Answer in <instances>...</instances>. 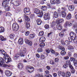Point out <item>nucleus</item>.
Masks as SVG:
<instances>
[{"label": "nucleus", "instance_id": "f257e3e1", "mask_svg": "<svg viewBox=\"0 0 77 77\" xmlns=\"http://www.w3.org/2000/svg\"><path fill=\"white\" fill-rule=\"evenodd\" d=\"M0 52L5 57L4 58V59L7 63L10 62L11 61V58H8L9 57V55L6 54V53L3 50H0Z\"/></svg>", "mask_w": 77, "mask_h": 77}, {"label": "nucleus", "instance_id": "f03ea898", "mask_svg": "<svg viewBox=\"0 0 77 77\" xmlns=\"http://www.w3.org/2000/svg\"><path fill=\"white\" fill-rule=\"evenodd\" d=\"M34 12L37 14L38 17H42L43 16V12L42 11H41L37 8H35L34 11Z\"/></svg>", "mask_w": 77, "mask_h": 77}, {"label": "nucleus", "instance_id": "7ed1b4c3", "mask_svg": "<svg viewBox=\"0 0 77 77\" xmlns=\"http://www.w3.org/2000/svg\"><path fill=\"white\" fill-rule=\"evenodd\" d=\"M0 66L2 67H10V66H8L7 64L4 63V60L1 57H0Z\"/></svg>", "mask_w": 77, "mask_h": 77}, {"label": "nucleus", "instance_id": "20e7f679", "mask_svg": "<svg viewBox=\"0 0 77 77\" xmlns=\"http://www.w3.org/2000/svg\"><path fill=\"white\" fill-rule=\"evenodd\" d=\"M19 28H20V27L17 23H14L13 24L12 29L13 30L17 32L19 30Z\"/></svg>", "mask_w": 77, "mask_h": 77}, {"label": "nucleus", "instance_id": "39448f33", "mask_svg": "<svg viewBox=\"0 0 77 77\" xmlns=\"http://www.w3.org/2000/svg\"><path fill=\"white\" fill-rule=\"evenodd\" d=\"M18 1H16L15 2V0H11V2L12 3H14V4L15 6H18L19 5H21V2H20V0H18Z\"/></svg>", "mask_w": 77, "mask_h": 77}, {"label": "nucleus", "instance_id": "423d86ee", "mask_svg": "<svg viewBox=\"0 0 77 77\" xmlns=\"http://www.w3.org/2000/svg\"><path fill=\"white\" fill-rule=\"evenodd\" d=\"M5 74L7 77H10L12 75V72L9 70H7L5 72Z\"/></svg>", "mask_w": 77, "mask_h": 77}, {"label": "nucleus", "instance_id": "0eeeda50", "mask_svg": "<svg viewBox=\"0 0 77 77\" xmlns=\"http://www.w3.org/2000/svg\"><path fill=\"white\" fill-rule=\"evenodd\" d=\"M24 12L25 14H27V15L30 14V9L28 8H26L24 9Z\"/></svg>", "mask_w": 77, "mask_h": 77}, {"label": "nucleus", "instance_id": "6e6552de", "mask_svg": "<svg viewBox=\"0 0 77 77\" xmlns=\"http://www.w3.org/2000/svg\"><path fill=\"white\" fill-rule=\"evenodd\" d=\"M60 50H61L62 51H61L60 54L61 55H65L66 54V52L65 51V49L63 47H61L60 48Z\"/></svg>", "mask_w": 77, "mask_h": 77}, {"label": "nucleus", "instance_id": "1a4fd4ad", "mask_svg": "<svg viewBox=\"0 0 77 77\" xmlns=\"http://www.w3.org/2000/svg\"><path fill=\"white\" fill-rule=\"evenodd\" d=\"M50 16L48 13H45L44 15V19L45 20H50Z\"/></svg>", "mask_w": 77, "mask_h": 77}, {"label": "nucleus", "instance_id": "9d476101", "mask_svg": "<svg viewBox=\"0 0 77 77\" xmlns=\"http://www.w3.org/2000/svg\"><path fill=\"white\" fill-rule=\"evenodd\" d=\"M23 65L22 63H19L17 65V67L18 69H21L23 68Z\"/></svg>", "mask_w": 77, "mask_h": 77}, {"label": "nucleus", "instance_id": "9b49d317", "mask_svg": "<svg viewBox=\"0 0 77 77\" xmlns=\"http://www.w3.org/2000/svg\"><path fill=\"white\" fill-rule=\"evenodd\" d=\"M25 42L26 44H27L29 45L30 46H32V42H31V41L27 39H25Z\"/></svg>", "mask_w": 77, "mask_h": 77}, {"label": "nucleus", "instance_id": "f8f14e48", "mask_svg": "<svg viewBox=\"0 0 77 77\" xmlns=\"http://www.w3.org/2000/svg\"><path fill=\"white\" fill-rule=\"evenodd\" d=\"M69 35L70 37L75 38L76 37V34L73 32H71L69 34Z\"/></svg>", "mask_w": 77, "mask_h": 77}, {"label": "nucleus", "instance_id": "ddd939ff", "mask_svg": "<svg viewBox=\"0 0 77 77\" xmlns=\"http://www.w3.org/2000/svg\"><path fill=\"white\" fill-rule=\"evenodd\" d=\"M34 70H35L34 67L32 66H31L29 67V70H28L27 71H28V72L31 73L33 72Z\"/></svg>", "mask_w": 77, "mask_h": 77}, {"label": "nucleus", "instance_id": "4468645a", "mask_svg": "<svg viewBox=\"0 0 77 77\" xmlns=\"http://www.w3.org/2000/svg\"><path fill=\"white\" fill-rule=\"evenodd\" d=\"M8 4V2L5 0L3 1L2 3V6L3 7H5V8L6 6Z\"/></svg>", "mask_w": 77, "mask_h": 77}, {"label": "nucleus", "instance_id": "2eb2a0df", "mask_svg": "<svg viewBox=\"0 0 77 77\" xmlns=\"http://www.w3.org/2000/svg\"><path fill=\"white\" fill-rule=\"evenodd\" d=\"M63 19H57V23L58 24H60V23H62V22H63Z\"/></svg>", "mask_w": 77, "mask_h": 77}, {"label": "nucleus", "instance_id": "dca6fc26", "mask_svg": "<svg viewBox=\"0 0 77 77\" xmlns=\"http://www.w3.org/2000/svg\"><path fill=\"white\" fill-rule=\"evenodd\" d=\"M23 39L22 38H20L18 40V42L19 44L20 45H22L23 44Z\"/></svg>", "mask_w": 77, "mask_h": 77}, {"label": "nucleus", "instance_id": "f3484780", "mask_svg": "<svg viewBox=\"0 0 77 77\" xmlns=\"http://www.w3.org/2000/svg\"><path fill=\"white\" fill-rule=\"evenodd\" d=\"M68 9L70 11H73L74 9V6L70 5L68 8Z\"/></svg>", "mask_w": 77, "mask_h": 77}, {"label": "nucleus", "instance_id": "a211bd4d", "mask_svg": "<svg viewBox=\"0 0 77 77\" xmlns=\"http://www.w3.org/2000/svg\"><path fill=\"white\" fill-rule=\"evenodd\" d=\"M36 22L38 25H41L42 23V20L40 19H38L36 20Z\"/></svg>", "mask_w": 77, "mask_h": 77}, {"label": "nucleus", "instance_id": "6ab92c4d", "mask_svg": "<svg viewBox=\"0 0 77 77\" xmlns=\"http://www.w3.org/2000/svg\"><path fill=\"white\" fill-rule=\"evenodd\" d=\"M35 37V34H30L29 38V39H33Z\"/></svg>", "mask_w": 77, "mask_h": 77}, {"label": "nucleus", "instance_id": "aec40b11", "mask_svg": "<svg viewBox=\"0 0 77 77\" xmlns=\"http://www.w3.org/2000/svg\"><path fill=\"white\" fill-rule=\"evenodd\" d=\"M39 41L40 42H45V38L44 37H42L41 38L39 39Z\"/></svg>", "mask_w": 77, "mask_h": 77}, {"label": "nucleus", "instance_id": "412c9836", "mask_svg": "<svg viewBox=\"0 0 77 77\" xmlns=\"http://www.w3.org/2000/svg\"><path fill=\"white\" fill-rule=\"evenodd\" d=\"M53 15L54 17L55 18H57L59 17V13L56 11L54 12Z\"/></svg>", "mask_w": 77, "mask_h": 77}, {"label": "nucleus", "instance_id": "4be33fe9", "mask_svg": "<svg viewBox=\"0 0 77 77\" xmlns=\"http://www.w3.org/2000/svg\"><path fill=\"white\" fill-rule=\"evenodd\" d=\"M61 16L63 18H65V17H66V13L65 12H64L63 11H62V13H61Z\"/></svg>", "mask_w": 77, "mask_h": 77}, {"label": "nucleus", "instance_id": "5701e85b", "mask_svg": "<svg viewBox=\"0 0 77 77\" xmlns=\"http://www.w3.org/2000/svg\"><path fill=\"white\" fill-rule=\"evenodd\" d=\"M47 6H42L41 8V9L42 10V11H47Z\"/></svg>", "mask_w": 77, "mask_h": 77}, {"label": "nucleus", "instance_id": "b1692460", "mask_svg": "<svg viewBox=\"0 0 77 77\" xmlns=\"http://www.w3.org/2000/svg\"><path fill=\"white\" fill-rule=\"evenodd\" d=\"M71 18V14L70 13H69L66 17V19L68 20H70Z\"/></svg>", "mask_w": 77, "mask_h": 77}, {"label": "nucleus", "instance_id": "393cba45", "mask_svg": "<svg viewBox=\"0 0 77 77\" xmlns=\"http://www.w3.org/2000/svg\"><path fill=\"white\" fill-rule=\"evenodd\" d=\"M57 27L58 30H62V26L58 24L57 26Z\"/></svg>", "mask_w": 77, "mask_h": 77}, {"label": "nucleus", "instance_id": "a878e982", "mask_svg": "<svg viewBox=\"0 0 77 77\" xmlns=\"http://www.w3.org/2000/svg\"><path fill=\"white\" fill-rule=\"evenodd\" d=\"M5 32V28L3 27H0V33L4 32Z\"/></svg>", "mask_w": 77, "mask_h": 77}, {"label": "nucleus", "instance_id": "bb28decb", "mask_svg": "<svg viewBox=\"0 0 77 77\" xmlns=\"http://www.w3.org/2000/svg\"><path fill=\"white\" fill-rule=\"evenodd\" d=\"M5 9H6L7 11H10V9H11V7L7 5L5 7Z\"/></svg>", "mask_w": 77, "mask_h": 77}, {"label": "nucleus", "instance_id": "cd10ccee", "mask_svg": "<svg viewBox=\"0 0 77 77\" xmlns=\"http://www.w3.org/2000/svg\"><path fill=\"white\" fill-rule=\"evenodd\" d=\"M0 40L2 41H6V38H4V37L2 35L0 36Z\"/></svg>", "mask_w": 77, "mask_h": 77}, {"label": "nucleus", "instance_id": "c85d7f7f", "mask_svg": "<svg viewBox=\"0 0 77 77\" xmlns=\"http://www.w3.org/2000/svg\"><path fill=\"white\" fill-rule=\"evenodd\" d=\"M66 77H69L71 76V73L67 72L66 73Z\"/></svg>", "mask_w": 77, "mask_h": 77}, {"label": "nucleus", "instance_id": "c756f323", "mask_svg": "<svg viewBox=\"0 0 77 77\" xmlns=\"http://www.w3.org/2000/svg\"><path fill=\"white\" fill-rule=\"evenodd\" d=\"M59 36L60 37H63L64 36V32H60L59 34Z\"/></svg>", "mask_w": 77, "mask_h": 77}, {"label": "nucleus", "instance_id": "7c9ffc66", "mask_svg": "<svg viewBox=\"0 0 77 77\" xmlns=\"http://www.w3.org/2000/svg\"><path fill=\"white\" fill-rule=\"evenodd\" d=\"M68 38L69 41V42H72V41H74V38H73V37H69Z\"/></svg>", "mask_w": 77, "mask_h": 77}, {"label": "nucleus", "instance_id": "2f4dec72", "mask_svg": "<svg viewBox=\"0 0 77 77\" xmlns=\"http://www.w3.org/2000/svg\"><path fill=\"white\" fill-rule=\"evenodd\" d=\"M14 37H15V34H11L10 35V38L11 39H14Z\"/></svg>", "mask_w": 77, "mask_h": 77}, {"label": "nucleus", "instance_id": "473e14b6", "mask_svg": "<svg viewBox=\"0 0 77 77\" xmlns=\"http://www.w3.org/2000/svg\"><path fill=\"white\" fill-rule=\"evenodd\" d=\"M64 44L66 45H69V42L68 40H66Z\"/></svg>", "mask_w": 77, "mask_h": 77}, {"label": "nucleus", "instance_id": "72a5a7b5", "mask_svg": "<svg viewBox=\"0 0 77 77\" xmlns=\"http://www.w3.org/2000/svg\"><path fill=\"white\" fill-rule=\"evenodd\" d=\"M66 65H67L68 66L69 65L71 64V62H70V60H67L66 62Z\"/></svg>", "mask_w": 77, "mask_h": 77}, {"label": "nucleus", "instance_id": "f704fd0d", "mask_svg": "<svg viewBox=\"0 0 77 77\" xmlns=\"http://www.w3.org/2000/svg\"><path fill=\"white\" fill-rule=\"evenodd\" d=\"M39 36H43L44 35V32L42 31L40 32L38 34Z\"/></svg>", "mask_w": 77, "mask_h": 77}, {"label": "nucleus", "instance_id": "c9c22d12", "mask_svg": "<svg viewBox=\"0 0 77 77\" xmlns=\"http://www.w3.org/2000/svg\"><path fill=\"white\" fill-rule=\"evenodd\" d=\"M50 2L52 5H54L56 3V1L55 0H51Z\"/></svg>", "mask_w": 77, "mask_h": 77}, {"label": "nucleus", "instance_id": "e433bc0d", "mask_svg": "<svg viewBox=\"0 0 77 77\" xmlns=\"http://www.w3.org/2000/svg\"><path fill=\"white\" fill-rule=\"evenodd\" d=\"M77 60L75 59L73 57H71L70 58V60L71 62H73V63H74V61H76Z\"/></svg>", "mask_w": 77, "mask_h": 77}, {"label": "nucleus", "instance_id": "4c0bfd02", "mask_svg": "<svg viewBox=\"0 0 77 77\" xmlns=\"http://www.w3.org/2000/svg\"><path fill=\"white\" fill-rule=\"evenodd\" d=\"M73 42H75V44H77V37H75L73 39Z\"/></svg>", "mask_w": 77, "mask_h": 77}, {"label": "nucleus", "instance_id": "58836bf2", "mask_svg": "<svg viewBox=\"0 0 77 77\" xmlns=\"http://www.w3.org/2000/svg\"><path fill=\"white\" fill-rule=\"evenodd\" d=\"M44 27L45 29H49V25L46 24L44 26Z\"/></svg>", "mask_w": 77, "mask_h": 77}, {"label": "nucleus", "instance_id": "ea45409f", "mask_svg": "<svg viewBox=\"0 0 77 77\" xmlns=\"http://www.w3.org/2000/svg\"><path fill=\"white\" fill-rule=\"evenodd\" d=\"M30 24L29 23H27V22L26 23V27L27 29H28V28H29L30 27Z\"/></svg>", "mask_w": 77, "mask_h": 77}, {"label": "nucleus", "instance_id": "a19ab883", "mask_svg": "<svg viewBox=\"0 0 77 77\" xmlns=\"http://www.w3.org/2000/svg\"><path fill=\"white\" fill-rule=\"evenodd\" d=\"M45 43H44L42 42L40 44V46L41 47H44L45 46Z\"/></svg>", "mask_w": 77, "mask_h": 77}, {"label": "nucleus", "instance_id": "79ce46f5", "mask_svg": "<svg viewBox=\"0 0 77 77\" xmlns=\"http://www.w3.org/2000/svg\"><path fill=\"white\" fill-rule=\"evenodd\" d=\"M10 15H12V14L9 12H7L6 13V17H9Z\"/></svg>", "mask_w": 77, "mask_h": 77}, {"label": "nucleus", "instance_id": "37998d69", "mask_svg": "<svg viewBox=\"0 0 77 77\" xmlns=\"http://www.w3.org/2000/svg\"><path fill=\"white\" fill-rule=\"evenodd\" d=\"M56 25V22H52L51 25V27H53L54 26H55Z\"/></svg>", "mask_w": 77, "mask_h": 77}, {"label": "nucleus", "instance_id": "c03bdc74", "mask_svg": "<svg viewBox=\"0 0 77 77\" xmlns=\"http://www.w3.org/2000/svg\"><path fill=\"white\" fill-rule=\"evenodd\" d=\"M20 54L21 57H24V53L23 52H21L20 53Z\"/></svg>", "mask_w": 77, "mask_h": 77}, {"label": "nucleus", "instance_id": "a18cd8bd", "mask_svg": "<svg viewBox=\"0 0 77 77\" xmlns=\"http://www.w3.org/2000/svg\"><path fill=\"white\" fill-rule=\"evenodd\" d=\"M50 51L51 53H52V54H55V51H54L52 49H50Z\"/></svg>", "mask_w": 77, "mask_h": 77}, {"label": "nucleus", "instance_id": "49530a36", "mask_svg": "<svg viewBox=\"0 0 77 77\" xmlns=\"http://www.w3.org/2000/svg\"><path fill=\"white\" fill-rule=\"evenodd\" d=\"M74 23L75 22H73L72 23L71 22H68V26H69V27L70 26H72V24H73V23Z\"/></svg>", "mask_w": 77, "mask_h": 77}, {"label": "nucleus", "instance_id": "de8ad7c7", "mask_svg": "<svg viewBox=\"0 0 77 77\" xmlns=\"http://www.w3.org/2000/svg\"><path fill=\"white\" fill-rule=\"evenodd\" d=\"M68 48L69 50H72V49H73V48H74L73 47H72V46L71 45H70L69 46Z\"/></svg>", "mask_w": 77, "mask_h": 77}, {"label": "nucleus", "instance_id": "09e8293b", "mask_svg": "<svg viewBox=\"0 0 77 77\" xmlns=\"http://www.w3.org/2000/svg\"><path fill=\"white\" fill-rule=\"evenodd\" d=\"M68 22H66L65 23V24L64 26V27H68Z\"/></svg>", "mask_w": 77, "mask_h": 77}, {"label": "nucleus", "instance_id": "8fccbe9b", "mask_svg": "<svg viewBox=\"0 0 77 77\" xmlns=\"http://www.w3.org/2000/svg\"><path fill=\"white\" fill-rule=\"evenodd\" d=\"M59 59L58 58H56L54 59V61L55 62H58L59 61Z\"/></svg>", "mask_w": 77, "mask_h": 77}, {"label": "nucleus", "instance_id": "3c124183", "mask_svg": "<svg viewBox=\"0 0 77 77\" xmlns=\"http://www.w3.org/2000/svg\"><path fill=\"white\" fill-rule=\"evenodd\" d=\"M40 58L41 59H44L45 58V56H44V55L42 54H41L40 55Z\"/></svg>", "mask_w": 77, "mask_h": 77}, {"label": "nucleus", "instance_id": "603ef678", "mask_svg": "<svg viewBox=\"0 0 77 77\" xmlns=\"http://www.w3.org/2000/svg\"><path fill=\"white\" fill-rule=\"evenodd\" d=\"M68 66H69V68H70L71 70L72 69L74 68V67H73V66H72L71 64H70Z\"/></svg>", "mask_w": 77, "mask_h": 77}, {"label": "nucleus", "instance_id": "864d4df0", "mask_svg": "<svg viewBox=\"0 0 77 77\" xmlns=\"http://www.w3.org/2000/svg\"><path fill=\"white\" fill-rule=\"evenodd\" d=\"M74 63V65L75 66L77 67V60L74 61V63Z\"/></svg>", "mask_w": 77, "mask_h": 77}, {"label": "nucleus", "instance_id": "5fc2aeb1", "mask_svg": "<svg viewBox=\"0 0 77 77\" xmlns=\"http://www.w3.org/2000/svg\"><path fill=\"white\" fill-rule=\"evenodd\" d=\"M29 33H30L29 31H27L25 32V35L26 36H29Z\"/></svg>", "mask_w": 77, "mask_h": 77}, {"label": "nucleus", "instance_id": "6e6d98bb", "mask_svg": "<svg viewBox=\"0 0 77 77\" xmlns=\"http://www.w3.org/2000/svg\"><path fill=\"white\" fill-rule=\"evenodd\" d=\"M57 17H54L53 18V21L54 22H55L56 23H56H57V19L56 18Z\"/></svg>", "mask_w": 77, "mask_h": 77}, {"label": "nucleus", "instance_id": "4d7b16f0", "mask_svg": "<svg viewBox=\"0 0 77 77\" xmlns=\"http://www.w3.org/2000/svg\"><path fill=\"white\" fill-rule=\"evenodd\" d=\"M24 53H26L27 52V50L26 48H24L23 49V51L22 52Z\"/></svg>", "mask_w": 77, "mask_h": 77}, {"label": "nucleus", "instance_id": "13d9d810", "mask_svg": "<svg viewBox=\"0 0 77 77\" xmlns=\"http://www.w3.org/2000/svg\"><path fill=\"white\" fill-rule=\"evenodd\" d=\"M70 70H71V71L72 74H74V73H75V69H74V68L73 69H71Z\"/></svg>", "mask_w": 77, "mask_h": 77}, {"label": "nucleus", "instance_id": "bf43d9fd", "mask_svg": "<svg viewBox=\"0 0 77 77\" xmlns=\"http://www.w3.org/2000/svg\"><path fill=\"white\" fill-rule=\"evenodd\" d=\"M30 18L28 17H26V18L25 19V21H30Z\"/></svg>", "mask_w": 77, "mask_h": 77}, {"label": "nucleus", "instance_id": "052dcab7", "mask_svg": "<svg viewBox=\"0 0 77 77\" xmlns=\"http://www.w3.org/2000/svg\"><path fill=\"white\" fill-rule=\"evenodd\" d=\"M61 9H62V10L64 11H66L67 10L66 8L65 7H62L61 8Z\"/></svg>", "mask_w": 77, "mask_h": 77}, {"label": "nucleus", "instance_id": "680f3d73", "mask_svg": "<svg viewBox=\"0 0 77 77\" xmlns=\"http://www.w3.org/2000/svg\"><path fill=\"white\" fill-rule=\"evenodd\" d=\"M50 64H51L52 65H53L54 64V61L53 60H51V61H50Z\"/></svg>", "mask_w": 77, "mask_h": 77}, {"label": "nucleus", "instance_id": "e2e57ef3", "mask_svg": "<svg viewBox=\"0 0 77 77\" xmlns=\"http://www.w3.org/2000/svg\"><path fill=\"white\" fill-rule=\"evenodd\" d=\"M72 55V54L71 53V52H69V53H68V56L69 57H71Z\"/></svg>", "mask_w": 77, "mask_h": 77}, {"label": "nucleus", "instance_id": "0e129e2a", "mask_svg": "<svg viewBox=\"0 0 77 77\" xmlns=\"http://www.w3.org/2000/svg\"><path fill=\"white\" fill-rule=\"evenodd\" d=\"M68 66L66 63L64 65H63V67L64 68L66 69L68 67Z\"/></svg>", "mask_w": 77, "mask_h": 77}, {"label": "nucleus", "instance_id": "69168bd1", "mask_svg": "<svg viewBox=\"0 0 77 77\" xmlns=\"http://www.w3.org/2000/svg\"><path fill=\"white\" fill-rule=\"evenodd\" d=\"M15 56L17 57V58H19L20 57V53H18L17 54H16Z\"/></svg>", "mask_w": 77, "mask_h": 77}, {"label": "nucleus", "instance_id": "338daca9", "mask_svg": "<svg viewBox=\"0 0 77 77\" xmlns=\"http://www.w3.org/2000/svg\"><path fill=\"white\" fill-rule=\"evenodd\" d=\"M56 3L57 4V5L59 4H60V0H56Z\"/></svg>", "mask_w": 77, "mask_h": 77}, {"label": "nucleus", "instance_id": "774afa93", "mask_svg": "<svg viewBox=\"0 0 77 77\" xmlns=\"http://www.w3.org/2000/svg\"><path fill=\"white\" fill-rule=\"evenodd\" d=\"M38 52H42V49L41 48L38 49Z\"/></svg>", "mask_w": 77, "mask_h": 77}]
</instances>
